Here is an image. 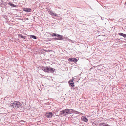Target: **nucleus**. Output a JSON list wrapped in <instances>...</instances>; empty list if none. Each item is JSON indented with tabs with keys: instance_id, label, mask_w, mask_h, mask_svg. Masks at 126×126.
Listing matches in <instances>:
<instances>
[{
	"instance_id": "obj_21",
	"label": "nucleus",
	"mask_w": 126,
	"mask_h": 126,
	"mask_svg": "<svg viewBox=\"0 0 126 126\" xmlns=\"http://www.w3.org/2000/svg\"><path fill=\"white\" fill-rule=\"evenodd\" d=\"M125 40H126V39H125Z\"/></svg>"
},
{
	"instance_id": "obj_3",
	"label": "nucleus",
	"mask_w": 126,
	"mask_h": 126,
	"mask_svg": "<svg viewBox=\"0 0 126 126\" xmlns=\"http://www.w3.org/2000/svg\"><path fill=\"white\" fill-rule=\"evenodd\" d=\"M43 70L45 72L48 73H52L54 72L53 68L50 67H46L43 68Z\"/></svg>"
},
{
	"instance_id": "obj_18",
	"label": "nucleus",
	"mask_w": 126,
	"mask_h": 126,
	"mask_svg": "<svg viewBox=\"0 0 126 126\" xmlns=\"http://www.w3.org/2000/svg\"><path fill=\"white\" fill-rule=\"evenodd\" d=\"M125 46L126 47V44H125Z\"/></svg>"
},
{
	"instance_id": "obj_4",
	"label": "nucleus",
	"mask_w": 126,
	"mask_h": 126,
	"mask_svg": "<svg viewBox=\"0 0 126 126\" xmlns=\"http://www.w3.org/2000/svg\"><path fill=\"white\" fill-rule=\"evenodd\" d=\"M63 39V36L56 34V40H62Z\"/></svg>"
},
{
	"instance_id": "obj_22",
	"label": "nucleus",
	"mask_w": 126,
	"mask_h": 126,
	"mask_svg": "<svg viewBox=\"0 0 126 126\" xmlns=\"http://www.w3.org/2000/svg\"><path fill=\"white\" fill-rule=\"evenodd\" d=\"M56 111H56H57V110H56V111Z\"/></svg>"
},
{
	"instance_id": "obj_6",
	"label": "nucleus",
	"mask_w": 126,
	"mask_h": 126,
	"mask_svg": "<svg viewBox=\"0 0 126 126\" xmlns=\"http://www.w3.org/2000/svg\"><path fill=\"white\" fill-rule=\"evenodd\" d=\"M68 60L70 62H73L75 63H76L77 61V60L76 58H69Z\"/></svg>"
},
{
	"instance_id": "obj_20",
	"label": "nucleus",
	"mask_w": 126,
	"mask_h": 126,
	"mask_svg": "<svg viewBox=\"0 0 126 126\" xmlns=\"http://www.w3.org/2000/svg\"><path fill=\"white\" fill-rule=\"evenodd\" d=\"M57 122V120H56V123Z\"/></svg>"
},
{
	"instance_id": "obj_14",
	"label": "nucleus",
	"mask_w": 126,
	"mask_h": 126,
	"mask_svg": "<svg viewBox=\"0 0 126 126\" xmlns=\"http://www.w3.org/2000/svg\"><path fill=\"white\" fill-rule=\"evenodd\" d=\"M21 37L22 38L25 39L26 38V37L22 35V36H21Z\"/></svg>"
},
{
	"instance_id": "obj_7",
	"label": "nucleus",
	"mask_w": 126,
	"mask_h": 126,
	"mask_svg": "<svg viewBox=\"0 0 126 126\" xmlns=\"http://www.w3.org/2000/svg\"><path fill=\"white\" fill-rule=\"evenodd\" d=\"M23 10L27 12H29L31 11V10L30 8H24L23 9Z\"/></svg>"
},
{
	"instance_id": "obj_17",
	"label": "nucleus",
	"mask_w": 126,
	"mask_h": 126,
	"mask_svg": "<svg viewBox=\"0 0 126 126\" xmlns=\"http://www.w3.org/2000/svg\"><path fill=\"white\" fill-rule=\"evenodd\" d=\"M51 15H54V14L53 13H51Z\"/></svg>"
},
{
	"instance_id": "obj_16",
	"label": "nucleus",
	"mask_w": 126,
	"mask_h": 126,
	"mask_svg": "<svg viewBox=\"0 0 126 126\" xmlns=\"http://www.w3.org/2000/svg\"><path fill=\"white\" fill-rule=\"evenodd\" d=\"M55 16H56V17H57V16H58L57 15V14H56V15H55Z\"/></svg>"
},
{
	"instance_id": "obj_13",
	"label": "nucleus",
	"mask_w": 126,
	"mask_h": 126,
	"mask_svg": "<svg viewBox=\"0 0 126 126\" xmlns=\"http://www.w3.org/2000/svg\"><path fill=\"white\" fill-rule=\"evenodd\" d=\"M31 36L32 37V38L36 39V37L34 35H31Z\"/></svg>"
},
{
	"instance_id": "obj_10",
	"label": "nucleus",
	"mask_w": 126,
	"mask_h": 126,
	"mask_svg": "<svg viewBox=\"0 0 126 126\" xmlns=\"http://www.w3.org/2000/svg\"><path fill=\"white\" fill-rule=\"evenodd\" d=\"M100 126H101L102 125L103 126H110L109 125L107 124H106L105 123H102L99 124Z\"/></svg>"
},
{
	"instance_id": "obj_1",
	"label": "nucleus",
	"mask_w": 126,
	"mask_h": 126,
	"mask_svg": "<svg viewBox=\"0 0 126 126\" xmlns=\"http://www.w3.org/2000/svg\"><path fill=\"white\" fill-rule=\"evenodd\" d=\"M79 114V112L74 110L73 109H66L60 111L59 115H62L63 116H65L67 115L72 113Z\"/></svg>"
},
{
	"instance_id": "obj_9",
	"label": "nucleus",
	"mask_w": 126,
	"mask_h": 126,
	"mask_svg": "<svg viewBox=\"0 0 126 126\" xmlns=\"http://www.w3.org/2000/svg\"><path fill=\"white\" fill-rule=\"evenodd\" d=\"M69 84L72 87H73L74 86V84L73 82L71 80H70L69 81Z\"/></svg>"
},
{
	"instance_id": "obj_15",
	"label": "nucleus",
	"mask_w": 126,
	"mask_h": 126,
	"mask_svg": "<svg viewBox=\"0 0 126 126\" xmlns=\"http://www.w3.org/2000/svg\"><path fill=\"white\" fill-rule=\"evenodd\" d=\"M18 36H20L21 37V36H22V35L21 34H18Z\"/></svg>"
},
{
	"instance_id": "obj_8",
	"label": "nucleus",
	"mask_w": 126,
	"mask_h": 126,
	"mask_svg": "<svg viewBox=\"0 0 126 126\" xmlns=\"http://www.w3.org/2000/svg\"><path fill=\"white\" fill-rule=\"evenodd\" d=\"M82 120L85 122H87L88 121V119L86 117L84 116H82L81 118Z\"/></svg>"
},
{
	"instance_id": "obj_5",
	"label": "nucleus",
	"mask_w": 126,
	"mask_h": 126,
	"mask_svg": "<svg viewBox=\"0 0 126 126\" xmlns=\"http://www.w3.org/2000/svg\"><path fill=\"white\" fill-rule=\"evenodd\" d=\"M45 116L47 118H50L53 116V114L51 112H47L45 114Z\"/></svg>"
},
{
	"instance_id": "obj_19",
	"label": "nucleus",
	"mask_w": 126,
	"mask_h": 126,
	"mask_svg": "<svg viewBox=\"0 0 126 126\" xmlns=\"http://www.w3.org/2000/svg\"><path fill=\"white\" fill-rule=\"evenodd\" d=\"M56 8H58L57 7H56Z\"/></svg>"
},
{
	"instance_id": "obj_12",
	"label": "nucleus",
	"mask_w": 126,
	"mask_h": 126,
	"mask_svg": "<svg viewBox=\"0 0 126 126\" xmlns=\"http://www.w3.org/2000/svg\"><path fill=\"white\" fill-rule=\"evenodd\" d=\"M9 4L10 6H12V7H16V5H14L12 3H9Z\"/></svg>"
},
{
	"instance_id": "obj_2",
	"label": "nucleus",
	"mask_w": 126,
	"mask_h": 126,
	"mask_svg": "<svg viewBox=\"0 0 126 126\" xmlns=\"http://www.w3.org/2000/svg\"><path fill=\"white\" fill-rule=\"evenodd\" d=\"M21 105L20 102L18 101H15L13 103L11 104L10 106L15 109H17L19 108Z\"/></svg>"
},
{
	"instance_id": "obj_11",
	"label": "nucleus",
	"mask_w": 126,
	"mask_h": 126,
	"mask_svg": "<svg viewBox=\"0 0 126 126\" xmlns=\"http://www.w3.org/2000/svg\"><path fill=\"white\" fill-rule=\"evenodd\" d=\"M119 35L122 36L125 38L126 37V34H124L122 33H119Z\"/></svg>"
}]
</instances>
